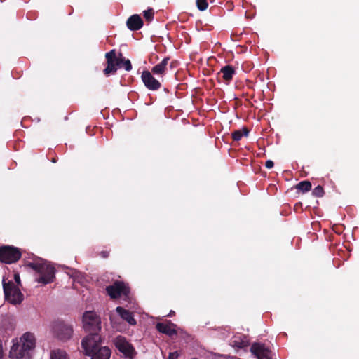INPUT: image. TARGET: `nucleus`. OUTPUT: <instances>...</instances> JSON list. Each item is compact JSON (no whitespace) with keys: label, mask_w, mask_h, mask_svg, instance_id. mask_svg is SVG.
I'll list each match as a JSON object with an SVG mask.
<instances>
[{"label":"nucleus","mask_w":359,"mask_h":359,"mask_svg":"<svg viewBox=\"0 0 359 359\" xmlns=\"http://www.w3.org/2000/svg\"><path fill=\"white\" fill-rule=\"evenodd\" d=\"M84 331L88 333L81 341L84 350L92 351L97 342H101L100 332L101 330L100 317L93 311H86L83 316Z\"/></svg>","instance_id":"f257e3e1"},{"label":"nucleus","mask_w":359,"mask_h":359,"mask_svg":"<svg viewBox=\"0 0 359 359\" xmlns=\"http://www.w3.org/2000/svg\"><path fill=\"white\" fill-rule=\"evenodd\" d=\"M36 346V338L30 332L22 335L20 339H15L10 351L12 359H29L32 351Z\"/></svg>","instance_id":"f03ea898"},{"label":"nucleus","mask_w":359,"mask_h":359,"mask_svg":"<svg viewBox=\"0 0 359 359\" xmlns=\"http://www.w3.org/2000/svg\"><path fill=\"white\" fill-rule=\"evenodd\" d=\"M27 266L36 271L40 276L36 279L43 285L49 284L55 278V269L50 264L43 259H39L33 262H28Z\"/></svg>","instance_id":"7ed1b4c3"},{"label":"nucleus","mask_w":359,"mask_h":359,"mask_svg":"<svg viewBox=\"0 0 359 359\" xmlns=\"http://www.w3.org/2000/svg\"><path fill=\"white\" fill-rule=\"evenodd\" d=\"M3 288L6 299L13 304H19L23 299L24 296L18 287L14 285L13 281L6 282L3 280Z\"/></svg>","instance_id":"20e7f679"},{"label":"nucleus","mask_w":359,"mask_h":359,"mask_svg":"<svg viewBox=\"0 0 359 359\" xmlns=\"http://www.w3.org/2000/svg\"><path fill=\"white\" fill-rule=\"evenodd\" d=\"M73 326L62 320L55 321L53 324V332L59 340L66 341L71 339L73 334Z\"/></svg>","instance_id":"39448f33"},{"label":"nucleus","mask_w":359,"mask_h":359,"mask_svg":"<svg viewBox=\"0 0 359 359\" xmlns=\"http://www.w3.org/2000/svg\"><path fill=\"white\" fill-rule=\"evenodd\" d=\"M22 257L21 251L19 248L6 245L0 247V262L11 264L18 261Z\"/></svg>","instance_id":"423d86ee"},{"label":"nucleus","mask_w":359,"mask_h":359,"mask_svg":"<svg viewBox=\"0 0 359 359\" xmlns=\"http://www.w3.org/2000/svg\"><path fill=\"white\" fill-rule=\"evenodd\" d=\"M106 292L112 299H117L121 296L128 297L130 294V287L123 281L115 280L113 285L106 287Z\"/></svg>","instance_id":"0eeeda50"},{"label":"nucleus","mask_w":359,"mask_h":359,"mask_svg":"<svg viewBox=\"0 0 359 359\" xmlns=\"http://www.w3.org/2000/svg\"><path fill=\"white\" fill-rule=\"evenodd\" d=\"M107 60L106 68L103 70V73L106 76L116 74L118 66L121 67V58L116 55V49H112L110 52L105 54Z\"/></svg>","instance_id":"6e6552de"},{"label":"nucleus","mask_w":359,"mask_h":359,"mask_svg":"<svg viewBox=\"0 0 359 359\" xmlns=\"http://www.w3.org/2000/svg\"><path fill=\"white\" fill-rule=\"evenodd\" d=\"M113 342L115 348L125 356L130 358H133L135 353V348L125 337L121 335L117 336L113 339Z\"/></svg>","instance_id":"1a4fd4ad"},{"label":"nucleus","mask_w":359,"mask_h":359,"mask_svg":"<svg viewBox=\"0 0 359 359\" xmlns=\"http://www.w3.org/2000/svg\"><path fill=\"white\" fill-rule=\"evenodd\" d=\"M250 351L258 359H272L273 355L271 350L260 342L252 343Z\"/></svg>","instance_id":"9d476101"},{"label":"nucleus","mask_w":359,"mask_h":359,"mask_svg":"<svg viewBox=\"0 0 359 359\" xmlns=\"http://www.w3.org/2000/svg\"><path fill=\"white\" fill-rule=\"evenodd\" d=\"M86 351V355H91V359H109L111 351L107 347H100V342H97L95 348L92 351Z\"/></svg>","instance_id":"9b49d317"},{"label":"nucleus","mask_w":359,"mask_h":359,"mask_svg":"<svg viewBox=\"0 0 359 359\" xmlns=\"http://www.w3.org/2000/svg\"><path fill=\"white\" fill-rule=\"evenodd\" d=\"M142 79L144 86L150 90H157L161 88L160 82L152 75L151 72L143 71Z\"/></svg>","instance_id":"f8f14e48"},{"label":"nucleus","mask_w":359,"mask_h":359,"mask_svg":"<svg viewBox=\"0 0 359 359\" xmlns=\"http://www.w3.org/2000/svg\"><path fill=\"white\" fill-rule=\"evenodd\" d=\"M14 329L15 323L13 320L8 318H5L0 325V336L2 337L4 340H6L8 337L12 336Z\"/></svg>","instance_id":"ddd939ff"},{"label":"nucleus","mask_w":359,"mask_h":359,"mask_svg":"<svg viewBox=\"0 0 359 359\" xmlns=\"http://www.w3.org/2000/svg\"><path fill=\"white\" fill-rule=\"evenodd\" d=\"M236 74V70L231 65H226L222 67L217 73V79L219 81L222 78L226 84H229Z\"/></svg>","instance_id":"4468645a"},{"label":"nucleus","mask_w":359,"mask_h":359,"mask_svg":"<svg viewBox=\"0 0 359 359\" xmlns=\"http://www.w3.org/2000/svg\"><path fill=\"white\" fill-rule=\"evenodd\" d=\"M126 25L130 30L137 31L144 26V22L140 15L133 14L128 18Z\"/></svg>","instance_id":"2eb2a0df"},{"label":"nucleus","mask_w":359,"mask_h":359,"mask_svg":"<svg viewBox=\"0 0 359 359\" xmlns=\"http://www.w3.org/2000/svg\"><path fill=\"white\" fill-rule=\"evenodd\" d=\"M176 325L172 323L170 321H168L167 323H158L156 327L158 332L165 334L169 337H172L177 334V332L175 329Z\"/></svg>","instance_id":"dca6fc26"},{"label":"nucleus","mask_w":359,"mask_h":359,"mask_svg":"<svg viewBox=\"0 0 359 359\" xmlns=\"http://www.w3.org/2000/svg\"><path fill=\"white\" fill-rule=\"evenodd\" d=\"M116 312L121 316L122 319L127 321L130 325H135L137 322L135 320L133 313L128 309H126L121 306H117L116 308Z\"/></svg>","instance_id":"f3484780"},{"label":"nucleus","mask_w":359,"mask_h":359,"mask_svg":"<svg viewBox=\"0 0 359 359\" xmlns=\"http://www.w3.org/2000/svg\"><path fill=\"white\" fill-rule=\"evenodd\" d=\"M170 57L163 58L158 64L153 67L151 69V72L156 75H164L168 70L167 66Z\"/></svg>","instance_id":"a211bd4d"},{"label":"nucleus","mask_w":359,"mask_h":359,"mask_svg":"<svg viewBox=\"0 0 359 359\" xmlns=\"http://www.w3.org/2000/svg\"><path fill=\"white\" fill-rule=\"evenodd\" d=\"M250 342L245 336H233L231 338V345L234 348H245L249 346Z\"/></svg>","instance_id":"6ab92c4d"},{"label":"nucleus","mask_w":359,"mask_h":359,"mask_svg":"<svg viewBox=\"0 0 359 359\" xmlns=\"http://www.w3.org/2000/svg\"><path fill=\"white\" fill-rule=\"evenodd\" d=\"M249 133V130L247 127H243L241 130H235L231 133V137H233V140L239 141L242 139L243 137H248Z\"/></svg>","instance_id":"aec40b11"},{"label":"nucleus","mask_w":359,"mask_h":359,"mask_svg":"<svg viewBox=\"0 0 359 359\" xmlns=\"http://www.w3.org/2000/svg\"><path fill=\"white\" fill-rule=\"evenodd\" d=\"M296 188L303 193L309 191L311 188V183L309 181L305 180L300 182L296 185Z\"/></svg>","instance_id":"412c9836"},{"label":"nucleus","mask_w":359,"mask_h":359,"mask_svg":"<svg viewBox=\"0 0 359 359\" xmlns=\"http://www.w3.org/2000/svg\"><path fill=\"white\" fill-rule=\"evenodd\" d=\"M50 359H68V357L65 351L57 350L52 351Z\"/></svg>","instance_id":"4be33fe9"},{"label":"nucleus","mask_w":359,"mask_h":359,"mask_svg":"<svg viewBox=\"0 0 359 359\" xmlns=\"http://www.w3.org/2000/svg\"><path fill=\"white\" fill-rule=\"evenodd\" d=\"M154 13L153 8H148L143 11V17L145 18L147 22H151L154 19Z\"/></svg>","instance_id":"5701e85b"},{"label":"nucleus","mask_w":359,"mask_h":359,"mask_svg":"<svg viewBox=\"0 0 359 359\" xmlns=\"http://www.w3.org/2000/svg\"><path fill=\"white\" fill-rule=\"evenodd\" d=\"M119 56L121 57V65L122 66L124 67V69L127 71V72H130L131 69H132V65L130 62V60L128 59H125L123 57V55L122 53H119Z\"/></svg>","instance_id":"b1692460"},{"label":"nucleus","mask_w":359,"mask_h":359,"mask_svg":"<svg viewBox=\"0 0 359 359\" xmlns=\"http://www.w3.org/2000/svg\"><path fill=\"white\" fill-rule=\"evenodd\" d=\"M312 194L316 197H323L325 194L324 189L321 185L316 187L312 191Z\"/></svg>","instance_id":"393cba45"},{"label":"nucleus","mask_w":359,"mask_h":359,"mask_svg":"<svg viewBox=\"0 0 359 359\" xmlns=\"http://www.w3.org/2000/svg\"><path fill=\"white\" fill-rule=\"evenodd\" d=\"M196 3L198 9L201 11H204L208 8V4L207 0H196Z\"/></svg>","instance_id":"a878e982"},{"label":"nucleus","mask_w":359,"mask_h":359,"mask_svg":"<svg viewBox=\"0 0 359 359\" xmlns=\"http://www.w3.org/2000/svg\"><path fill=\"white\" fill-rule=\"evenodd\" d=\"M180 353L177 351L171 352L169 353L168 358L169 359H177Z\"/></svg>","instance_id":"bb28decb"},{"label":"nucleus","mask_w":359,"mask_h":359,"mask_svg":"<svg viewBox=\"0 0 359 359\" xmlns=\"http://www.w3.org/2000/svg\"><path fill=\"white\" fill-rule=\"evenodd\" d=\"M100 256L102 258H107L109 256V251L107 250H102L100 252Z\"/></svg>","instance_id":"cd10ccee"},{"label":"nucleus","mask_w":359,"mask_h":359,"mask_svg":"<svg viewBox=\"0 0 359 359\" xmlns=\"http://www.w3.org/2000/svg\"><path fill=\"white\" fill-rule=\"evenodd\" d=\"M274 166V163L271 161V160H269L267 161H266L265 163V167L268 169H271Z\"/></svg>","instance_id":"c85d7f7f"},{"label":"nucleus","mask_w":359,"mask_h":359,"mask_svg":"<svg viewBox=\"0 0 359 359\" xmlns=\"http://www.w3.org/2000/svg\"><path fill=\"white\" fill-rule=\"evenodd\" d=\"M14 280H15V283H17L18 285H21L20 278V276H19L18 273L14 274Z\"/></svg>","instance_id":"c756f323"},{"label":"nucleus","mask_w":359,"mask_h":359,"mask_svg":"<svg viewBox=\"0 0 359 359\" xmlns=\"http://www.w3.org/2000/svg\"><path fill=\"white\" fill-rule=\"evenodd\" d=\"M3 356H4V351H3V347H2L1 343L0 342V359L2 358Z\"/></svg>","instance_id":"7c9ffc66"},{"label":"nucleus","mask_w":359,"mask_h":359,"mask_svg":"<svg viewBox=\"0 0 359 359\" xmlns=\"http://www.w3.org/2000/svg\"><path fill=\"white\" fill-rule=\"evenodd\" d=\"M172 315H175V312L173 311H171L168 315V316H172Z\"/></svg>","instance_id":"2f4dec72"}]
</instances>
